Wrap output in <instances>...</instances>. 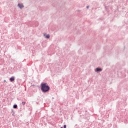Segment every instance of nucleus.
Returning <instances> with one entry per match:
<instances>
[{
    "instance_id": "8",
    "label": "nucleus",
    "mask_w": 128,
    "mask_h": 128,
    "mask_svg": "<svg viewBox=\"0 0 128 128\" xmlns=\"http://www.w3.org/2000/svg\"><path fill=\"white\" fill-rule=\"evenodd\" d=\"M64 128H66V124L64 125Z\"/></svg>"
},
{
    "instance_id": "4",
    "label": "nucleus",
    "mask_w": 128,
    "mask_h": 128,
    "mask_svg": "<svg viewBox=\"0 0 128 128\" xmlns=\"http://www.w3.org/2000/svg\"><path fill=\"white\" fill-rule=\"evenodd\" d=\"M44 36H45L46 38H50V34H44Z\"/></svg>"
},
{
    "instance_id": "3",
    "label": "nucleus",
    "mask_w": 128,
    "mask_h": 128,
    "mask_svg": "<svg viewBox=\"0 0 128 128\" xmlns=\"http://www.w3.org/2000/svg\"><path fill=\"white\" fill-rule=\"evenodd\" d=\"M102 68H96L95 69L96 72H102Z\"/></svg>"
},
{
    "instance_id": "1",
    "label": "nucleus",
    "mask_w": 128,
    "mask_h": 128,
    "mask_svg": "<svg viewBox=\"0 0 128 128\" xmlns=\"http://www.w3.org/2000/svg\"><path fill=\"white\" fill-rule=\"evenodd\" d=\"M41 90L43 92H46L50 90V86L46 85V83H44L41 84Z\"/></svg>"
},
{
    "instance_id": "10",
    "label": "nucleus",
    "mask_w": 128,
    "mask_h": 128,
    "mask_svg": "<svg viewBox=\"0 0 128 128\" xmlns=\"http://www.w3.org/2000/svg\"><path fill=\"white\" fill-rule=\"evenodd\" d=\"M4 82H6V80H4Z\"/></svg>"
},
{
    "instance_id": "11",
    "label": "nucleus",
    "mask_w": 128,
    "mask_h": 128,
    "mask_svg": "<svg viewBox=\"0 0 128 128\" xmlns=\"http://www.w3.org/2000/svg\"><path fill=\"white\" fill-rule=\"evenodd\" d=\"M60 128H62V127H61Z\"/></svg>"
},
{
    "instance_id": "2",
    "label": "nucleus",
    "mask_w": 128,
    "mask_h": 128,
    "mask_svg": "<svg viewBox=\"0 0 128 128\" xmlns=\"http://www.w3.org/2000/svg\"><path fill=\"white\" fill-rule=\"evenodd\" d=\"M18 6L20 8H24V4H18Z\"/></svg>"
},
{
    "instance_id": "6",
    "label": "nucleus",
    "mask_w": 128,
    "mask_h": 128,
    "mask_svg": "<svg viewBox=\"0 0 128 128\" xmlns=\"http://www.w3.org/2000/svg\"><path fill=\"white\" fill-rule=\"evenodd\" d=\"M14 108H18V105L14 104L13 106Z\"/></svg>"
},
{
    "instance_id": "5",
    "label": "nucleus",
    "mask_w": 128,
    "mask_h": 128,
    "mask_svg": "<svg viewBox=\"0 0 128 128\" xmlns=\"http://www.w3.org/2000/svg\"><path fill=\"white\" fill-rule=\"evenodd\" d=\"M10 80L11 82H14V76H12L10 78Z\"/></svg>"
},
{
    "instance_id": "7",
    "label": "nucleus",
    "mask_w": 128,
    "mask_h": 128,
    "mask_svg": "<svg viewBox=\"0 0 128 128\" xmlns=\"http://www.w3.org/2000/svg\"><path fill=\"white\" fill-rule=\"evenodd\" d=\"M22 104H23V106H24V104H26V102H22Z\"/></svg>"
},
{
    "instance_id": "9",
    "label": "nucleus",
    "mask_w": 128,
    "mask_h": 128,
    "mask_svg": "<svg viewBox=\"0 0 128 128\" xmlns=\"http://www.w3.org/2000/svg\"><path fill=\"white\" fill-rule=\"evenodd\" d=\"M90 8V6H86V8Z\"/></svg>"
}]
</instances>
